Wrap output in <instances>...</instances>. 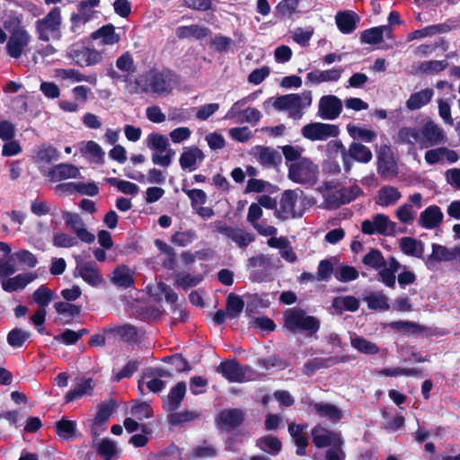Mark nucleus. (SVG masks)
Masks as SVG:
<instances>
[{
  "label": "nucleus",
  "mask_w": 460,
  "mask_h": 460,
  "mask_svg": "<svg viewBox=\"0 0 460 460\" xmlns=\"http://www.w3.org/2000/svg\"><path fill=\"white\" fill-rule=\"evenodd\" d=\"M319 191L322 194L326 207L330 208H339L341 204V187L334 181H325L320 188Z\"/></svg>",
  "instance_id": "obj_24"
},
{
  "label": "nucleus",
  "mask_w": 460,
  "mask_h": 460,
  "mask_svg": "<svg viewBox=\"0 0 460 460\" xmlns=\"http://www.w3.org/2000/svg\"><path fill=\"white\" fill-rule=\"evenodd\" d=\"M178 83V75L173 71L152 68L129 82L128 91L131 94L153 93L163 96L171 93Z\"/></svg>",
  "instance_id": "obj_1"
},
{
  "label": "nucleus",
  "mask_w": 460,
  "mask_h": 460,
  "mask_svg": "<svg viewBox=\"0 0 460 460\" xmlns=\"http://www.w3.org/2000/svg\"><path fill=\"white\" fill-rule=\"evenodd\" d=\"M347 151L355 161L359 163L367 164L373 157L371 150L358 142H352Z\"/></svg>",
  "instance_id": "obj_46"
},
{
  "label": "nucleus",
  "mask_w": 460,
  "mask_h": 460,
  "mask_svg": "<svg viewBox=\"0 0 460 460\" xmlns=\"http://www.w3.org/2000/svg\"><path fill=\"white\" fill-rule=\"evenodd\" d=\"M250 155L260 164L264 167L277 165L281 161L280 154L272 147L255 146L252 148Z\"/></svg>",
  "instance_id": "obj_21"
},
{
  "label": "nucleus",
  "mask_w": 460,
  "mask_h": 460,
  "mask_svg": "<svg viewBox=\"0 0 460 460\" xmlns=\"http://www.w3.org/2000/svg\"><path fill=\"white\" fill-rule=\"evenodd\" d=\"M81 151L84 155H91L96 163H102L103 161L105 153L102 146L94 141L86 142Z\"/></svg>",
  "instance_id": "obj_62"
},
{
  "label": "nucleus",
  "mask_w": 460,
  "mask_h": 460,
  "mask_svg": "<svg viewBox=\"0 0 460 460\" xmlns=\"http://www.w3.org/2000/svg\"><path fill=\"white\" fill-rule=\"evenodd\" d=\"M431 261H460V246H455L452 248H447V246L433 243L432 244V253L426 261V264L429 268V264Z\"/></svg>",
  "instance_id": "obj_23"
},
{
  "label": "nucleus",
  "mask_w": 460,
  "mask_h": 460,
  "mask_svg": "<svg viewBox=\"0 0 460 460\" xmlns=\"http://www.w3.org/2000/svg\"><path fill=\"white\" fill-rule=\"evenodd\" d=\"M332 308L337 314L356 312L359 308V300L353 296H336L332 299Z\"/></svg>",
  "instance_id": "obj_34"
},
{
  "label": "nucleus",
  "mask_w": 460,
  "mask_h": 460,
  "mask_svg": "<svg viewBox=\"0 0 460 460\" xmlns=\"http://www.w3.org/2000/svg\"><path fill=\"white\" fill-rule=\"evenodd\" d=\"M4 29L9 32L6 52L13 58H19L26 52L31 41V35L17 18L4 22Z\"/></svg>",
  "instance_id": "obj_3"
},
{
  "label": "nucleus",
  "mask_w": 460,
  "mask_h": 460,
  "mask_svg": "<svg viewBox=\"0 0 460 460\" xmlns=\"http://www.w3.org/2000/svg\"><path fill=\"white\" fill-rule=\"evenodd\" d=\"M93 380L91 378L81 380L73 389L65 396L66 402L75 401L85 394H91L93 390Z\"/></svg>",
  "instance_id": "obj_45"
},
{
  "label": "nucleus",
  "mask_w": 460,
  "mask_h": 460,
  "mask_svg": "<svg viewBox=\"0 0 460 460\" xmlns=\"http://www.w3.org/2000/svg\"><path fill=\"white\" fill-rule=\"evenodd\" d=\"M342 72V68H332L327 70L315 69L306 75V81L313 84L337 82L341 78Z\"/></svg>",
  "instance_id": "obj_28"
},
{
  "label": "nucleus",
  "mask_w": 460,
  "mask_h": 460,
  "mask_svg": "<svg viewBox=\"0 0 460 460\" xmlns=\"http://www.w3.org/2000/svg\"><path fill=\"white\" fill-rule=\"evenodd\" d=\"M204 159V153L198 146H190L183 148L179 163L183 171L193 172L200 166Z\"/></svg>",
  "instance_id": "obj_19"
},
{
  "label": "nucleus",
  "mask_w": 460,
  "mask_h": 460,
  "mask_svg": "<svg viewBox=\"0 0 460 460\" xmlns=\"http://www.w3.org/2000/svg\"><path fill=\"white\" fill-rule=\"evenodd\" d=\"M361 232L367 235L393 236L396 233V223L387 215L376 214L361 222Z\"/></svg>",
  "instance_id": "obj_9"
},
{
  "label": "nucleus",
  "mask_w": 460,
  "mask_h": 460,
  "mask_svg": "<svg viewBox=\"0 0 460 460\" xmlns=\"http://www.w3.org/2000/svg\"><path fill=\"white\" fill-rule=\"evenodd\" d=\"M217 420L221 428L233 429L243 421V412L238 409L224 410Z\"/></svg>",
  "instance_id": "obj_33"
},
{
  "label": "nucleus",
  "mask_w": 460,
  "mask_h": 460,
  "mask_svg": "<svg viewBox=\"0 0 460 460\" xmlns=\"http://www.w3.org/2000/svg\"><path fill=\"white\" fill-rule=\"evenodd\" d=\"M313 411L322 418L337 422L342 418V411L335 405L327 402H314Z\"/></svg>",
  "instance_id": "obj_40"
},
{
  "label": "nucleus",
  "mask_w": 460,
  "mask_h": 460,
  "mask_svg": "<svg viewBox=\"0 0 460 460\" xmlns=\"http://www.w3.org/2000/svg\"><path fill=\"white\" fill-rule=\"evenodd\" d=\"M397 219L405 225H411L417 217V210L411 208V204H402L395 211Z\"/></svg>",
  "instance_id": "obj_53"
},
{
  "label": "nucleus",
  "mask_w": 460,
  "mask_h": 460,
  "mask_svg": "<svg viewBox=\"0 0 460 460\" xmlns=\"http://www.w3.org/2000/svg\"><path fill=\"white\" fill-rule=\"evenodd\" d=\"M54 293L45 286L37 288L32 295L33 301L40 306V308L47 307L52 301Z\"/></svg>",
  "instance_id": "obj_56"
},
{
  "label": "nucleus",
  "mask_w": 460,
  "mask_h": 460,
  "mask_svg": "<svg viewBox=\"0 0 460 460\" xmlns=\"http://www.w3.org/2000/svg\"><path fill=\"white\" fill-rule=\"evenodd\" d=\"M379 174L384 178L394 177L398 174V165L390 146L382 145L377 152Z\"/></svg>",
  "instance_id": "obj_15"
},
{
  "label": "nucleus",
  "mask_w": 460,
  "mask_h": 460,
  "mask_svg": "<svg viewBox=\"0 0 460 460\" xmlns=\"http://www.w3.org/2000/svg\"><path fill=\"white\" fill-rule=\"evenodd\" d=\"M216 230L234 243L239 248L245 249L255 240V235L243 228L227 226L222 221L216 222Z\"/></svg>",
  "instance_id": "obj_13"
},
{
  "label": "nucleus",
  "mask_w": 460,
  "mask_h": 460,
  "mask_svg": "<svg viewBox=\"0 0 460 460\" xmlns=\"http://www.w3.org/2000/svg\"><path fill=\"white\" fill-rule=\"evenodd\" d=\"M56 76L62 81H68L70 83L87 82L93 85L97 84V75L95 74L84 75L75 68L57 69Z\"/></svg>",
  "instance_id": "obj_29"
},
{
  "label": "nucleus",
  "mask_w": 460,
  "mask_h": 460,
  "mask_svg": "<svg viewBox=\"0 0 460 460\" xmlns=\"http://www.w3.org/2000/svg\"><path fill=\"white\" fill-rule=\"evenodd\" d=\"M31 337V333L22 329L14 328L7 334V342L11 347L20 348Z\"/></svg>",
  "instance_id": "obj_57"
},
{
  "label": "nucleus",
  "mask_w": 460,
  "mask_h": 460,
  "mask_svg": "<svg viewBox=\"0 0 460 460\" xmlns=\"http://www.w3.org/2000/svg\"><path fill=\"white\" fill-rule=\"evenodd\" d=\"M313 442L316 447L323 448L332 447L335 444H343V440L339 433L329 430L320 425L312 429Z\"/></svg>",
  "instance_id": "obj_20"
},
{
  "label": "nucleus",
  "mask_w": 460,
  "mask_h": 460,
  "mask_svg": "<svg viewBox=\"0 0 460 460\" xmlns=\"http://www.w3.org/2000/svg\"><path fill=\"white\" fill-rule=\"evenodd\" d=\"M339 133L338 126L322 122H311L301 128V135L311 141H325L337 137Z\"/></svg>",
  "instance_id": "obj_12"
},
{
  "label": "nucleus",
  "mask_w": 460,
  "mask_h": 460,
  "mask_svg": "<svg viewBox=\"0 0 460 460\" xmlns=\"http://www.w3.org/2000/svg\"><path fill=\"white\" fill-rule=\"evenodd\" d=\"M112 283L122 288H128L134 284L131 270L125 265L118 266L112 272Z\"/></svg>",
  "instance_id": "obj_43"
},
{
  "label": "nucleus",
  "mask_w": 460,
  "mask_h": 460,
  "mask_svg": "<svg viewBox=\"0 0 460 460\" xmlns=\"http://www.w3.org/2000/svg\"><path fill=\"white\" fill-rule=\"evenodd\" d=\"M35 34L40 41H58L62 39V15L59 7H53L34 22Z\"/></svg>",
  "instance_id": "obj_4"
},
{
  "label": "nucleus",
  "mask_w": 460,
  "mask_h": 460,
  "mask_svg": "<svg viewBox=\"0 0 460 460\" xmlns=\"http://www.w3.org/2000/svg\"><path fill=\"white\" fill-rule=\"evenodd\" d=\"M211 33L210 30L205 26L192 24L189 26H180L176 30V35L179 39L191 38L202 40Z\"/></svg>",
  "instance_id": "obj_37"
},
{
  "label": "nucleus",
  "mask_w": 460,
  "mask_h": 460,
  "mask_svg": "<svg viewBox=\"0 0 460 460\" xmlns=\"http://www.w3.org/2000/svg\"><path fill=\"white\" fill-rule=\"evenodd\" d=\"M197 239V234L193 230H187L183 232H176L172 236V243L178 246H187Z\"/></svg>",
  "instance_id": "obj_64"
},
{
  "label": "nucleus",
  "mask_w": 460,
  "mask_h": 460,
  "mask_svg": "<svg viewBox=\"0 0 460 460\" xmlns=\"http://www.w3.org/2000/svg\"><path fill=\"white\" fill-rule=\"evenodd\" d=\"M66 57L79 66H96L103 58L101 51L80 43L69 46L66 51Z\"/></svg>",
  "instance_id": "obj_8"
},
{
  "label": "nucleus",
  "mask_w": 460,
  "mask_h": 460,
  "mask_svg": "<svg viewBox=\"0 0 460 460\" xmlns=\"http://www.w3.org/2000/svg\"><path fill=\"white\" fill-rule=\"evenodd\" d=\"M424 159L429 165L444 164L445 162L454 164L459 160V155L456 151L447 146H439L428 149L425 152Z\"/></svg>",
  "instance_id": "obj_18"
},
{
  "label": "nucleus",
  "mask_w": 460,
  "mask_h": 460,
  "mask_svg": "<svg viewBox=\"0 0 460 460\" xmlns=\"http://www.w3.org/2000/svg\"><path fill=\"white\" fill-rule=\"evenodd\" d=\"M249 98L246 97L235 102L224 116V119L234 120L235 123H237V119H241L243 115V110L246 109L245 105L247 104Z\"/></svg>",
  "instance_id": "obj_58"
},
{
  "label": "nucleus",
  "mask_w": 460,
  "mask_h": 460,
  "mask_svg": "<svg viewBox=\"0 0 460 460\" xmlns=\"http://www.w3.org/2000/svg\"><path fill=\"white\" fill-rule=\"evenodd\" d=\"M91 38L94 40H101L103 45H113L120 40V36L116 33L112 24H106L93 31Z\"/></svg>",
  "instance_id": "obj_38"
},
{
  "label": "nucleus",
  "mask_w": 460,
  "mask_h": 460,
  "mask_svg": "<svg viewBox=\"0 0 460 460\" xmlns=\"http://www.w3.org/2000/svg\"><path fill=\"white\" fill-rule=\"evenodd\" d=\"M244 303L238 296L231 294L227 297L226 310L230 318H235L243 311Z\"/></svg>",
  "instance_id": "obj_61"
},
{
  "label": "nucleus",
  "mask_w": 460,
  "mask_h": 460,
  "mask_svg": "<svg viewBox=\"0 0 460 460\" xmlns=\"http://www.w3.org/2000/svg\"><path fill=\"white\" fill-rule=\"evenodd\" d=\"M399 246L401 251L408 256L421 258L424 252L423 243L412 237H402Z\"/></svg>",
  "instance_id": "obj_41"
},
{
  "label": "nucleus",
  "mask_w": 460,
  "mask_h": 460,
  "mask_svg": "<svg viewBox=\"0 0 460 460\" xmlns=\"http://www.w3.org/2000/svg\"><path fill=\"white\" fill-rule=\"evenodd\" d=\"M434 95V91L430 88H426L420 92L411 94L410 98L406 101V107L410 111H415L422 108L428 104Z\"/></svg>",
  "instance_id": "obj_39"
},
{
  "label": "nucleus",
  "mask_w": 460,
  "mask_h": 460,
  "mask_svg": "<svg viewBox=\"0 0 460 460\" xmlns=\"http://www.w3.org/2000/svg\"><path fill=\"white\" fill-rule=\"evenodd\" d=\"M335 22L342 33L350 34L356 30L359 17L352 11L339 12L335 16Z\"/></svg>",
  "instance_id": "obj_32"
},
{
  "label": "nucleus",
  "mask_w": 460,
  "mask_h": 460,
  "mask_svg": "<svg viewBox=\"0 0 460 460\" xmlns=\"http://www.w3.org/2000/svg\"><path fill=\"white\" fill-rule=\"evenodd\" d=\"M347 130L349 135L355 140L371 143L376 138V133L374 130L355 126L352 124L347 125Z\"/></svg>",
  "instance_id": "obj_48"
},
{
  "label": "nucleus",
  "mask_w": 460,
  "mask_h": 460,
  "mask_svg": "<svg viewBox=\"0 0 460 460\" xmlns=\"http://www.w3.org/2000/svg\"><path fill=\"white\" fill-rule=\"evenodd\" d=\"M304 200L302 197L295 190H286L279 202L278 216L285 220L290 217H301L303 215Z\"/></svg>",
  "instance_id": "obj_11"
},
{
  "label": "nucleus",
  "mask_w": 460,
  "mask_h": 460,
  "mask_svg": "<svg viewBox=\"0 0 460 460\" xmlns=\"http://www.w3.org/2000/svg\"><path fill=\"white\" fill-rule=\"evenodd\" d=\"M80 175L79 169L69 164H59L50 169L48 177L52 181H60L66 179H75Z\"/></svg>",
  "instance_id": "obj_31"
},
{
  "label": "nucleus",
  "mask_w": 460,
  "mask_h": 460,
  "mask_svg": "<svg viewBox=\"0 0 460 460\" xmlns=\"http://www.w3.org/2000/svg\"><path fill=\"white\" fill-rule=\"evenodd\" d=\"M202 281L201 275H192L190 273H179L176 275V285L183 289H189L196 287Z\"/></svg>",
  "instance_id": "obj_59"
},
{
  "label": "nucleus",
  "mask_w": 460,
  "mask_h": 460,
  "mask_svg": "<svg viewBox=\"0 0 460 460\" xmlns=\"http://www.w3.org/2000/svg\"><path fill=\"white\" fill-rule=\"evenodd\" d=\"M56 210V207L41 199H34L31 203V211L37 217H42L48 214L54 215Z\"/></svg>",
  "instance_id": "obj_60"
},
{
  "label": "nucleus",
  "mask_w": 460,
  "mask_h": 460,
  "mask_svg": "<svg viewBox=\"0 0 460 460\" xmlns=\"http://www.w3.org/2000/svg\"><path fill=\"white\" fill-rule=\"evenodd\" d=\"M318 175V165L307 157L288 164V178L297 184L313 186L317 182Z\"/></svg>",
  "instance_id": "obj_6"
},
{
  "label": "nucleus",
  "mask_w": 460,
  "mask_h": 460,
  "mask_svg": "<svg viewBox=\"0 0 460 460\" xmlns=\"http://www.w3.org/2000/svg\"><path fill=\"white\" fill-rule=\"evenodd\" d=\"M402 269L401 263L394 257L388 258L385 266L379 269V280L388 288L395 287V274Z\"/></svg>",
  "instance_id": "obj_26"
},
{
  "label": "nucleus",
  "mask_w": 460,
  "mask_h": 460,
  "mask_svg": "<svg viewBox=\"0 0 460 460\" xmlns=\"http://www.w3.org/2000/svg\"><path fill=\"white\" fill-rule=\"evenodd\" d=\"M358 275L357 269L349 265H341L334 270L335 278L344 283L357 279Z\"/></svg>",
  "instance_id": "obj_54"
},
{
  "label": "nucleus",
  "mask_w": 460,
  "mask_h": 460,
  "mask_svg": "<svg viewBox=\"0 0 460 460\" xmlns=\"http://www.w3.org/2000/svg\"><path fill=\"white\" fill-rule=\"evenodd\" d=\"M217 372L233 383H243L253 380L256 372L249 366H241L235 359L220 363Z\"/></svg>",
  "instance_id": "obj_10"
},
{
  "label": "nucleus",
  "mask_w": 460,
  "mask_h": 460,
  "mask_svg": "<svg viewBox=\"0 0 460 460\" xmlns=\"http://www.w3.org/2000/svg\"><path fill=\"white\" fill-rule=\"evenodd\" d=\"M402 198L401 192L394 186H384L377 193L376 203L381 207L393 206Z\"/></svg>",
  "instance_id": "obj_36"
},
{
  "label": "nucleus",
  "mask_w": 460,
  "mask_h": 460,
  "mask_svg": "<svg viewBox=\"0 0 460 460\" xmlns=\"http://www.w3.org/2000/svg\"><path fill=\"white\" fill-rule=\"evenodd\" d=\"M393 31L391 27L389 25H382L363 31L360 34V41L361 43L373 45L381 43L384 36L391 39Z\"/></svg>",
  "instance_id": "obj_27"
},
{
  "label": "nucleus",
  "mask_w": 460,
  "mask_h": 460,
  "mask_svg": "<svg viewBox=\"0 0 460 460\" xmlns=\"http://www.w3.org/2000/svg\"><path fill=\"white\" fill-rule=\"evenodd\" d=\"M446 142V134L438 124L429 120L420 128V148L428 149Z\"/></svg>",
  "instance_id": "obj_14"
},
{
  "label": "nucleus",
  "mask_w": 460,
  "mask_h": 460,
  "mask_svg": "<svg viewBox=\"0 0 460 460\" xmlns=\"http://www.w3.org/2000/svg\"><path fill=\"white\" fill-rule=\"evenodd\" d=\"M284 327L293 333L305 332L312 335L318 332L320 321L308 315L303 309L293 307L284 313Z\"/></svg>",
  "instance_id": "obj_5"
},
{
  "label": "nucleus",
  "mask_w": 460,
  "mask_h": 460,
  "mask_svg": "<svg viewBox=\"0 0 460 460\" xmlns=\"http://www.w3.org/2000/svg\"><path fill=\"white\" fill-rule=\"evenodd\" d=\"M36 276L32 273H21L13 278H4L1 279V285L4 291L14 292L23 289L28 284L33 281Z\"/></svg>",
  "instance_id": "obj_30"
},
{
  "label": "nucleus",
  "mask_w": 460,
  "mask_h": 460,
  "mask_svg": "<svg viewBox=\"0 0 460 460\" xmlns=\"http://www.w3.org/2000/svg\"><path fill=\"white\" fill-rule=\"evenodd\" d=\"M450 30L451 27L447 23L429 25L425 28L411 31V33L408 34L407 40L409 41H411L414 40L423 39L437 34L446 33L448 32Z\"/></svg>",
  "instance_id": "obj_35"
},
{
  "label": "nucleus",
  "mask_w": 460,
  "mask_h": 460,
  "mask_svg": "<svg viewBox=\"0 0 460 460\" xmlns=\"http://www.w3.org/2000/svg\"><path fill=\"white\" fill-rule=\"evenodd\" d=\"M186 394V385L179 382L171 388L168 395L163 400V407L166 411H175L181 404Z\"/></svg>",
  "instance_id": "obj_25"
},
{
  "label": "nucleus",
  "mask_w": 460,
  "mask_h": 460,
  "mask_svg": "<svg viewBox=\"0 0 460 460\" xmlns=\"http://www.w3.org/2000/svg\"><path fill=\"white\" fill-rule=\"evenodd\" d=\"M61 215L63 219L65 220V224L68 229L75 233L78 229L82 228L84 226V223L82 217L76 214L69 211H61Z\"/></svg>",
  "instance_id": "obj_63"
},
{
  "label": "nucleus",
  "mask_w": 460,
  "mask_h": 460,
  "mask_svg": "<svg viewBox=\"0 0 460 460\" xmlns=\"http://www.w3.org/2000/svg\"><path fill=\"white\" fill-rule=\"evenodd\" d=\"M105 181L116 187L119 191L128 195H136L138 192V186L133 182L119 180L117 178H106Z\"/></svg>",
  "instance_id": "obj_55"
},
{
  "label": "nucleus",
  "mask_w": 460,
  "mask_h": 460,
  "mask_svg": "<svg viewBox=\"0 0 460 460\" xmlns=\"http://www.w3.org/2000/svg\"><path fill=\"white\" fill-rule=\"evenodd\" d=\"M444 214L437 205H430L420 212L418 224L424 229H435L443 222Z\"/></svg>",
  "instance_id": "obj_22"
},
{
  "label": "nucleus",
  "mask_w": 460,
  "mask_h": 460,
  "mask_svg": "<svg viewBox=\"0 0 460 460\" xmlns=\"http://www.w3.org/2000/svg\"><path fill=\"white\" fill-rule=\"evenodd\" d=\"M382 252L377 249H370L362 258V263L373 270H379L385 264Z\"/></svg>",
  "instance_id": "obj_52"
},
{
  "label": "nucleus",
  "mask_w": 460,
  "mask_h": 460,
  "mask_svg": "<svg viewBox=\"0 0 460 460\" xmlns=\"http://www.w3.org/2000/svg\"><path fill=\"white\" fill-rule=\"evenodd\" d=\"M313 95L309 90L300 93H288L277 97L273 107L279 111H287L288 118L299 120L305 114V110L312 105Z\"/></svg>",
  "instance_id": "obj_2"
},
{
  "label": "nucleus",
  "mask_w": 460,
  "mask_h": 460,
  "mask_svg": "<svg viewBox=\"0 0 460 460\" xmlns=\"http://www.w3.org/2000/svg\"><path fill=\"white\" fill-rule=\"evenodd\" d=\"M350 344L355 349L363 354L375 355L379 352L377 345L360 336L351 337Z\"/></svg>",
  "instance_id": "obj_50"
},
{
  "label": "nucleus",
  "mask_w": 460,
  "mask_h": 460,
  "mask_svg": "<svg viewBox=\"0 0 460 460\" xmlns=\"http://www.w3.org/2000/svg\"><path fill=\"white\" fill-rule=\"evenodd\" d=\"M388 300V297L382 291L370 293L365 297V301L371 310H388L390 308Z\"/></svg>",
  "instance_id": "obj_49"
},
{
  "label": "nucleus",
  "mask_w": 460,
  "mask_h": 460,
  "mask_svg": "<svg viewBox=\"0 0 460 460\" xmlns=\"http://www.w3.org/2000/svg\"><path fill=\"white\" fill-rule=\"evenodd\" d=\"M340 362L337 358L330 357V358H314L308 360L305 366L303 372L307 376H312L316 371L321 370L323 368H328L331 366Z\"/></svg>",
  "instance_id": "obj_42"
},
{
  "label": "nucleus",
  "mask_w": 460,
  "mask_h": 460,
  "mask_svg": "<svg viewBox=\"0 0 460 460\" xmlns=\"http://www.w3.org/2000/svg\"><path fill=\"white\" fill-rule=\"evenodd\" d=\"M342 111V102L335 95H323L318 102L317 115L323 119H336Z\"/></svg>",
  "instance_id": "obj_16"
},
{
  "label": "nucleus",
  "mask_w": 460,
  "mask_h": 460,
  "mask_svg": "<svg viewBox=\"0 0 460 460\" xmlns=\"http://www.w3.org/2000/svg\"><path fill=\"white\" fill-rule=\"evenodd\" d=\"M398 138L404 144H419L420 146V128L402 127L398 131Z\"/></svg>",
  "instance_id": "obj_51"
},
{
  "label": "nucleus",
  "mask_w": 460,
  "mask_h": 460,
  "mask_svg": "<svg viewBox=\"0 0 460 460\" xmlns=\"http://www.w3.org/2000/svg\"><path fill=\"white\" fill-rule=\"evenodd\" d=\"M57 434L66 440H70L80 436L77 433L76 422L62 419L56 424Z\"/></svg>",
  "instance_id": "obj_47"
},
{
  "label": "nucleus",
  "mask_w": 460,
  "mask_h": 460,
  "mask_svg": "<svg viewBox=\"0 0 460 460\" xmlns=\"http://www.w3.org/2000/svg\"><path fill=\"white\" fill-rule=\"evenodd\" d=\"M146 146L149 149H156L164 152V155H158V152L152 153V162L155 165L167 168L171 165L175 151L170 147L167 137L159 133H151L146 139Z\"/></svg>",
  "instance_id": "obj_7"
},
{
  "label": "nucleus",
  "mask_w": 460,
  "mask_h": 460,
  "mask_svg": "<svg viewBox=\"0 0 460 460\" xmlns=\"http://www.w3.org/2000/svg\"><path fill=\"white\" fill-rule=\"evenodd\" d=\"M256 446L261 450L272 456L278 455L282 448V444L280 440L277 437L271 435L260 438L256 441Z\"/></svg>",
  "instance_id": "obj_44"
},
{
  "label": "nucleus",
  "mask_w": 460,
  "mask_h": 460,
  "mask_svg": "<svg viewBox=\"0 0 460 460\" xmlns=\"http://www.w3.org/2000/svg\"><path fill=\"white\" fill-rule=\"evenodd\" d=\"M75 277H81L92 287H98L103 282L100 269L93 261L78 262L75 270Z\"/></svg>",
  "instance_id": "obj_17"
}]
</instances>
